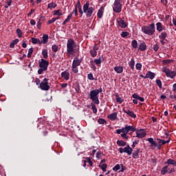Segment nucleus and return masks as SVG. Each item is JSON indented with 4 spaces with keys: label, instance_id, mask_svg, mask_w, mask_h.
Masks as SVG:
<instances>
[{
    "label": "nucleus",
    "instance_id": "obj_1",
    "mask_svg": "<svg viewBox=\"0 0 176 176\" xmlns=\"http://www.w3.org/2000/svg\"><path fill=\"white\" fill-rule=\"evenodd\" d=\"M135 131L138 138H144V137L146 135V132L144 131V129L137 130L135 126L131 125H126L124 127H122L120 129H117L116 133L120 134H120L121 137L122 138H125V140H129V136H127V134H129V133L131 134V133H134Z\"/></svg>",
    "mask_w": 176,
    "mask_h": 176
},
{
    "label": "nucleus",
    "instance_id": "obj_2",
    "mask_svg": "<svg viewBox=\"0 0 176 176\" xmlns=\"http://www.w3.org/2000/svg\"><path fill=\"white\" fill-rule=\"evenodd\" d=\"M100 93H102V88H100L99 89H94L89 92V98L94 103L98 105L100 104V100L98 99V95Z\"/></svg>",
    "mask_w": 176,
    "mask_h": 176
},
{
    "label": "nucleus",
    "instance_id": "obj_3",
    "mask_svg": "<svg viewBox=\"0 0 176 176\" xmlns=\"http://www.w3.org/2000/svg\"><path fill=\"white\" fill-rule=\"evenodd\" d=\"M142 32L144 34H146V35H148V36H153L156 32L155 23H151L149 25H144L142 27Z\"/></svg>",
    "mask_w": 176,
    "mask_h": 176
},
{
    "label": "nucleus",
    "instance_id": "obj_4",
    "mask_svg": "<svg viewBox=\"0 0 176 176\" xmlns=\"http://www.w3.org/2000/svg\"><path fill=\"white\" fill-rule=\"evenodd\" d=\"M38 65L40 69L38 70V75H42L43 71H47V67H49V62L44 58H41L38 62Z\"/></svg>",
    "mask_w": 176,
    "mask_h": 176
},
{
    "label": "nucleus",
    "instance_id": "obj_5",
    "mask_svg": "<svg viewBox=\"0 0 176 176\" xmlns=\"http://www.w3.org/2000/svg\"><path fill=\"white\" fill-rule=\"evenodd\" d=\"M90 6V3L89 2H86L83 6V12L86 13L87 17H91L93 12H94V7H89Z\"/></svg>",
    "mask_w": 176,
    "mask_h": 176
},
{
    "label": "nucleus",
    "instance_id": "obj_6",
    "mask_svg": "<svg viewBox=\"0 0 176 176\" xmlns=\"http://www.w3.org/2000/svg\"><path fill=\"white\" fill-rule=\"evenodd\" d=\"M74 47H76V44H75L74 39L71 38L68 40L67 43V52L69 53V54H73L74 52H75Z\"/></svg>",
    "mask_w": 176,
    "mask_h": 176
},
{
    "label": "nucleus",
    "instance_id": "obj_7",
    "mask_svg": "<svg viewBox=\"0 0 176 176\" xmlns=\"http://www.w3.org/2000/svg\"><path fill=\"white\" fill-rule=\"evenodd\" d=\"M39 87L44 91H47L50 89L49 86V78H44L43 81L40 82Z\"/></svg>",
    "mask_w": 176,
    "mask_h": 176
},
{
    "label": "nucleus",
    "instance_id": "obj_8",
    "mask_svg": "<svg viewBox=\"0 0 176 176\" xmlns=\"http://www.w3.org/2000/svg\"><path fill=\"white\" fill-rule=\"evenodd\" d=\"M113 10V12H116V13H120V12H122V3H120V0L114 1Z\"/></svg>",
    "mask_w": 176,
    "mask_h": 176
},
{
    "label": "nucleus",
    "instance_id": "obj_9",
    "mask_svg": "<svg viewBox=\"0 0 176 176\" xmlns=\"http://www.w3.org/2000/svg\"><path fill=\"white\" fill-rule=\"evenodd\" d=\"M162 72H164L167 78H170V79H173L176 76V72L170 71V69L167 68V67H162Z\"/></svg>",
    "mask_w": 176,
    "mask_h": 176
},
{
    "label": "nucleus",
    "instance_id": "obj_10",
    "mask_svg": "<svg viewBox=\"0 0 176 176\" xmlns=\"http://www.w3.org/2000/svg\"><path fill=\"white\" fill-rule=\"evenodd\" d=\"M157 141L158 142V144L157 143V148L160 150L162 149V145H166V144H168V142H170V138L167 140L157 138Z\"/></svg>",
    "mask_w": 176,
    "mask_h": 176
},
{
    "label": "nucleus",
    "instance_id": "obj_11",
    "mask_svg": "<svg viewBox=\"0 0 176 176\" xmlns=\"http://www.w3.org/2000/svg\"><path fill=\"white\" fill-rule=\"evenodd\" d=\"M122 111L124 112V113H126L128 116H130L131 118H133V119H135L137 118V115L133 112V111H130L129 109H126V108L122 109Z\"/></svg>",
    "mask_w": 176,
    "mask_h": 176
},
{
    "label": "nucleus",
    "instance_id": "obj_12",
    "mask_svg": "<svg viewBox=\"0 0 176 176\" xmlns=\"http://www.w3.org/2000/svg\"><path fill=\"white\" fill-rule=\"evenodd\" d=\"M147 141L149 142L150 144V147L151 148V149H155V148H157V142H156L155 141H154L153 138H149L147 139Z\"/></svg>",
    "mask_w": 176,
    "mask_h": 176
},
{
    "label": "nucleus",
    "instance_id": "obj_13",
    "mask_svg": "<svg viewBox=\"0 0 176 176\" xmlns=\"http://www.w3.org/2000/svg\"><path fill=\"white\" fill-rule=\"evenodd\" d=\"M117 23L121 28H126L127 27V23L123 19H117Z\"/></svg>",
    "mask_w": 176,
    "mask_h": 176
},
{
    "label": "nucleus",
    "instance_id": "obj_14",
    "mask_svg": "<svg viewBox=\"0 0 176 176\" xmlns=\"http://www.w3.org/2000/svg\"><path fill=\"white\" fill-rule=\"evenodd\" d=\"M81 63L82 59H79V58L75 57L72 65H74V67H79V65H80Z\"/></svg>",
    "mask_w": 176,
    "mask_h": 176
},
{
    "label": "nucleus",
    "instance_id": "obj_15",
    "mask_svg": "<svg viewBox=\"0 0 176 176\" xmlns=\"http://www.w3.org/2000/svg\"><path fill=\"white\" fill-rule=\"evenodd\" d=\"M97 50H98V47L96 45L93 46V49L90 50L89 53L91 57H96L97 56Z\"/></svg>",
    "mask_w": 176,
    "mask_h": 176
},
{
    "label": "nucleus",
    "instance_id": "obj_16",
    "mask_svg": "<svg viewBox=\"0 0 176 176\" xmlns=\"http://www.w3.org/2000/svg\"><path fill=\"white\" fill-rule=\"evenodd\" d=\"M69 72L64 71L61 73V77L65 79V80H69Z\"/></svg>",
    "mask_w": 176,
    "mask_h": 176
},
{
    "label": "nucleus",
    "instance_id": "obj_17",
    "mask_svg": "<svg viewBox=\"0 0 176 176\" xmlns=\"http://www.w3.org/2000/svg\"><path fill=\"white\" fill-rule=\"evenodd\" d=\"M125 153H127L128 156H131L133 155V148L130 147V145H126L124 147Z\"/></svg>",
    "mask_w": 176,
    "mask_h": 176
},
{
    "label": "nucleus",
    "instance_id": "obj_18",
    "mask_svg": "<svg viewBox=\"0 0 176 176\" xmlns=\"http://www.w3.org/2000/svg\"><path fill=\"white\" fill-rule=\"evenodd\" d=\"M108 119L110 120H116L118 119V113L114 112L107 116Z\"/></svg>",
    "mask_w": 176,
    "mask_h": 176
},
{
    "label": "nucleus",
    "instance_id": "obj_19",
    "mask_svg": "<svg viewBox=\"0 0 176 176\" xmlns=\"http://www.w3.org/2000/svg\"><path fill=\"white\" fill-rule=\"evenodd\" d=\"M144 78H147V79H151V80L155 78V73L152 72H148Z\"/></svg>",
    "mask_w": 176,
    "mask_h": 176
},
{
    "label": "nucleus",
    "instance_id": "obj_20",
    "mask_svg": "<svg viewBox=\"0 0 176 176\" xmlns=\"http://www.w3.org/2000/svg\"><path fill=\"white\" fill-rule=\"evenodd\" d=\"M141 151V148H136L135 151H133V154H132V157H133V159H138V155H140V151Z\"/></svg>",
    "mask_w": 176,
    "mask_h": 176
},
{
    "label": "nucleus",
    "instance_id": "obj_21",
    "mask_svg": "<svg viewBox=\"0 0 176 176\" xmlns=\"http://www.w3.org/2000/svg\"><path fill=\"white\" fill-rule=\"evenodd\" d=\"M139 50H141V52H144V50H146V44L145 42H142L139 45Z\"/></svg>",
    "mask_w": 176,
    "mask_h": 176
},
{
    "label": "nucleus",
    "instance_id": "obj_22",
    "mask_svg": "<svg viewBox=\"0 0 176 176\" xmlns=\"http://www.w3.org/2000/svg\"><path fill=\"white\" fill-rule=\"evenodd\" d=\"M156 30L158 32H162L163 31V25L160 22L156 23Z\"/></svg>",
    "mask_w": 176,
    "mask_h": 176
},
{
    "label": "nucleus",
    "instance_id": "obj_23",
    "mask_svg": "<svg viewBox=\"0 0 176 176\" xmlns=\"http://www.w3.org/2000/svg\"><path fill=\"white\" fill-rule=\"evenodd\" d=\"M132 97H133V98H135L136 100H140L141 101V102H144V101H145V99H144V98L140 96L137 94H133Z\"/></svg>",
    "mask_w": 176,
    "mask_h": 176
},
{
    "label": "nucleus",
    "instance_id": "obj_24",
    "mask_svg": "<svg viewBox=\"0 0 176 176\" xmlns=\"http://www.w3.org/2000/svg\"><path fill=\"white\" fill-rule=\"evenodd\" d=\"M114 71H116V72L117 74H122V72H123V67H122V66H116L114 67Z\"/></svg>",
    "mask_w": 176,
    "mask_h": 176
},
{
    "label": "nucleus",
    "instance_id": "obj_25",
    "mask_svg": "<svg viewBox=\"0 0 176 176\" xmlns=\"http://www.w3.org/2000/svg\"><path fill=\"white\" fill-rule=\"evenodd\" d=\"M166 164L176 166V160H174L172 159H168Z\"/></svg>",
    "mask_w": 176,
    "mask_h": 176
},
{
    "label": "nucleus",
    "instance_id": "obj_26",
    "mask_svg": "<svg viewBox=\"0 0 176 176\" xmlns=\"http://www.w3.org/2000/svg\"><path fill=\"white\" fill-rule=\"evenodd\" d=\"M43 45H46V43H47V41H49V35L47 34H43Z\"/></svg>",
    "mask_w": 176,
    "mask_h": 176
},
{
    "label": "nucleus",
    "instance_id": "obj_27",
    "mask_svg": "<svg viewBox=\"0 0 176 176\" xmlns=\"http://www.w3.org/2000/svg\"><path fill=\"white\" fill-rule=\"evenodd\" d=\"M129 65L131 68V69H134V65H135V60H134L133 58L131 59V61L129 62Z\"/></svg>",
    "mask_w": 176,
    "mask_h": 176
},
{
    "label": "nucleus",
    "instance_id": "obj_28",
    "mask_svg": "<svg viewBox=\"0 0 176 176\" xmlns=\"http://www.w3.org/2000/svg\"><path fill=\"white\" fill-rule=\"evenodd\" d=\"M56 6H57V4L56 3L51 2L48 3L47 8L52 10V9H54V8H56Z\"/></svg>",
    "mask_w": 176,
    "mask_h": 176
},
{
    "label": "nucleus",
    "instance_id": "obj_29",
    "mask_svg": "<svg viewBox=\"0 0 176 176\" xmlns=\"http://www.w3.org/2000/svg\"><path fill=\"white\" fill-rule=\"evenodd\" d=\"M171 63H174V60L173 59H165L162 60V63L164 65H166L167 64H171Z\"/></svg>",
    "mask_w": 176,
    "mask_h": 176
},
{
    "label": "nucleus",
    "instance_id": "obj_30",
    "mask_svg": "<svg viewBox=\"0 0 176 176\" xmlns=\"http://www.w3.org/2000/svg\"><path fill=\"white\" fill-rule=\"evenodd\" d=\"M71 19H72V14H69L67 16V19L63 22V25H65L66 23H68Z\"/></svg>",
    "mask_w": 176,
    "mask_h": 176
},
{
    "label": "nucleus",
    "instance_id": "obj_31",
    "mask_svg": "<svg viewBox=\"0 0 176 176\" xmlns=\"http://www.w3.org/2000/svg\"><path fill=\"white\" fill-rule=\"evenodd\" d=\"M41 54L43 56V58H47V57H49V55L47 54V49L43 50Z\"/></svg>",
    "mask_w": 176,
    "mask_h": 176
},
{
    "label": "nucleus",
    "instance_id": "obj_32",
    "mask_svg": "<svg viewBox=\"0 0 176 176\" xmlns=\"http://www.w3.org/2000/svg\"><path fill=\"white\" fill-rule=\"evenodd\" d=\"M117 145H118V146H126V143L123 140H118Z\"/></svg>",
    "mask_w": 176,
    "mask_h": 176
},
{
    "label": "nucleus",
    "instance_id": "obj_33",
    "mask_svg": "<svg viewBox=\"0 0 176 176\" xmlns=\"http://www.w3.org/2000/svg\"><path fill=\"white\" fill-rule=\"evenodd\" d=\"M131 46L133 47V49H137L138 47V43L136 41V40L132 41Z\"/></svg>",
    "mask_w": 176,
    "mask_h": 176
},
{
    "label": "nucleus",
    "instance_id": "obj_34",
    "mask_svg": "<svg viewBox=\"0 0 176 176\" xmlns=\"http://www.w3.org/2000/svg\"><path fill=\"white\" fill-rule=\"evenodd\" d=\"M52 52H54V53H57V52H58V45L54 44L52 46Z\"/></svg>",
    "mask_w": 176,
    "mask_h": 176
},
{
    "label": "nucleus",
    "instance_id": "obj_35",
    "mask_svg": "<svg viewBox=\"0 0 176 176\" xmlns=\"http://www.w3.org/2000/svg\"><path fill=\"white\" fill-rule=\"evenodd\" d=\"M167 33L165 32H163L161 33V34L159 36L160 39H166L167 37Z\"/></svg>",
    "mask_w": 176,
    "mask_h": 176
},
{
    "label": "nucleus",
    "instance_id": "obj_36",
    "mask_svg": "<svg viewBox=\"0 0 176 176\" xmlns=\"http://www.w3.org/2000/svg\"><path fill=\"white\" fill-rule=\"evenodd\" d=\"M99 167H100V168L102 170V171L105 172L107 171V165L106 164H99Z\"/></svg>",
    "mask_w": 176,
    "mask_h": 176
},
{
    "label": "nucleus",
    "instance_id": "obj_37",
    "mask_svg": "<svg viewBox=\"0 0 176 176\" xmlns=\"http://www.w3.org/2000/svg\"><path fill=\"white\" fill-rule=\"evenodd\" d=\"M103 14H104V12L102 11V9H99L98 11V19H102Z\"/></svg>",
    "mask_w": 176,
    "mask_h": 176
},
{
    "label": "nucleus",
    "instance_id": "obj_38",
    "mask_svg": "<svg viewBox=\"0 0 176 176\" xmlns=\"http://www.w3.org/2000/svg\"><path fill=\"white\" fill-rule=\"evenodd\" d=\"M72 69L74 74H78L79 72V69H78V66H74L72 65Z\"/></svg>",
    "mask_w": 176,
    "mask_h": 176
},
{
    "label": "nucleus",
    "instance_id": "obj_39",
    "mask_svg": "<svg viewBox=\"0 0 176 176\" xmlns=\"http://www.w3.org/2000/svg\"><path fill=\"white\" fill-rule=\"evenodd\" d=\"M32 53H34V48L31 47L28 50V58H31Z\"/></svg>",
    "mask_w": 176,
    "mask_h": 176
},
{
    "label": "nucleus",
    "instance_id": "obj_40",
    "mask_svg": "<svg viewBox=\"0 0 176 176\" xmlns=\"http://www.w3.org/2000/svg\"><path fill=\"white\" fill-rule=\"evenodd\" d=\"M94 61L96 65L100 66L101 65V57H99L98 59H94Z\"/></svg>",
    "mask_w": 176,
    "mask_h": 176
},
{
    "label": "nucleus",
    "instance_id": "obj_41",
    "mask_svg": "<svg viewBox=\"0 0 176 176\" xmlns=\"http://www.w3.org/2000/svg\"><path fill=\"white\" fill-rule=\"evenodd\" d=\"M167 168H168V166H165L164 168H162L161 170V174L162 175H164L166 173H167Z\"/></svg>",
    "mask_w": 176,
    "mask_h": 176
},
{
    "label": "nucleus",
    "instance_id": "obj_42",
    "mask_svg": "<svg viewBox=\"0 0 176 176\" xmlns=\"http://www.w3.org/2000/svg\"><path fill=\"white\" fill-rule=\"evenodd\" d=\"M120 166H121V164H117L113 168V171H118V170H120Z\"/></svg>",
    "mask_w": 176,
    "mask_h": 176
},
{
    "label": "nucleus",
    "instance_id": "obj_43",
    "mask_svg": "<svg viewBox=\"0 0 176 176\" xmlns=\"http://www.w3.org/2000/svg\"><path fill=\"white\" fill-rule=\"evenodd\" d=\"M91 107L92 108V111L94 113H96L97 112V107H96V104H94V103H91Z\"/></svg>",
    "mask_w": 176,
    "mask_h": 176
},
{
    "label": "nucleus",
    "instance_id": "obj_44",
    "mask_svg": "<svg viewBox=\"0 0 176 176\" xmlns=\"http://www.w3.org/2000/svg\"><path fill=\"white\" fill-rule=\"evenodd\" d=\"M54 16H63V13L60 12V10H57L54 12Z\"/></svg>",
    "mask_w": 176,
    "mask_h": 176
},
{
    "label": "nucleus",
    "instance_id": "obj_45",
    "mask_svg": "<svg viewBox=\"0 0 176 176\" xmlns=\"http://www.w3.org/2000/svg\"><path fill=\"white\" fill-rule=\"evenodd\" d=\"M129 35H130V33H129V32H122L121 33L122 38H126V36H129Z\"/></svg>",
    "mask_w": 176,
    "mask_h": 176
},
{
    "label": "nucleus",
    "instance_id": "obj_46",
    "mask_svg": "<svg viewBox=\"0 0 176 176\" xmlns=\"http://www.w3.org/2000/svg\"><path fill=\"white\" fill-rule=\"evenodd\" d=\"M16 34L19 36V38H21V36H23V32H21V30L20 29H16Z\"/></svg>",
    "mask_w": 176,
    "mask_h": 176
},
{
    "label": "nucleus",
    "instance_id": "obj_47",
    "mask_svg": "<svg viewBox=\"0 0 176 176\" xmlns=\"http://www.w3.org/2000/svg\"><path fill=\"white\" fill-rule=\"evenodd\" d=\"M155 82H156V85H158V87H159L160 89H162V80H156Z\"/></svg>",
    "mask_w": 176,
    "mask_h": 176
},
{
    "label": "nucleus",
    "instance_id": "obj_48",
    "mask_svg": "<svg viewBox=\"0 0 176 176\" xmlns=\"http://www.w3.org/2000/svg\"><path fill=\"white\" fill-rule=\"evenodd\" d=\"M135 68L138 71H141V68H142V65L141 63H137L135 65Z\"/></svg>",
    "mask_w": 176,
    "mask_h": 176
},
{
    "label": "nucleus",
    "instance_id": "obj_49",
    "mask_svg": "<svg viewBox=\"0 0 176 176\" xmlns=\"http://www.w3.org/2000/svg\"><path fill=\"white\" fill-rule=\"evenodd\" d=\"M107 121H105L104 119L102 118H99L98 120V122L99 123V124H104V123H106Z\"/></svg>",
    "mask_w": 176,
    "mask_h": 176
},
{
    "label": "nucleus",
    "instance_id": "obj_50",
    "mask_svg": "<svg viewBox=\"0 0 176 176\" xmlns=\"http://www.w3.org/2000/svg\"><path fill=\"white\" fill-rule=\"evenodd\" d=\"M80 8H82V6H80V1L78 0L76 4L75 5V9H80Z\"/></svg>",
    "mask_w": 176,
    "mask_h": 176
},
{
    "label": "nucleus",
    "instance_id": "obj_51",
    "mask_svg": "<svg viewBox=\"0 0 176 176\" xmlns=\"http://www.w3.org/2000/svg\"><path fill=\"white\" fill-rule=\"evenodd\" d=\"M87 78L89 80H94V76H93V74H89L87 75Z\"/></svg>",
    "mask_w": 176,
    "mask_h": 176
},
{
    "label": "nucleus",
    "instance_id": "obj_52",
    "mask_svg": "<svg viewBox=\"0 0 176 176\" xmlns=\"http://www.w3.org/2000/svg\"><path fill=\"white\" fill-rule=\"evenodd\" d=\"M159 47H160L157 44H155L153 45L154 52H157V50H159Z\"/></svg>",
    "mask_w": 176,
    "mask_h": 176
},
{
    "label": "nucleus",
    "instance_id": "obj_53",
    "mask_svg": "<svg viewBox=\"0 0 176 176\" xmlns=\"http://www.w3.org/2000/svg\"><path fill=\"white\" fill-rule=\"evenodd\" d=\"M86 160L87 163H89V166H93V162H91V159H90V157H87Z\"/></svg>",
    "mask_w": 176,
    "mask_h": 176
},
{
    "label": "nucleus",
    "instance_id": "obj_54",
    "mask_svg": "<svg viewBox=\"0 0 176 176\" xmlns=\"http://www.w3.org/2000/svg\"><path fill=\"white\" fill-rule=\"evenodd\" d=\"M38 38H32V43L34 45H36V43H38Z\"/></svg>",
    "mask_w": 176,
    "mask_h": 176
},
{
    "label": "nucleus",
    "instance_id": "obj_55",
    "mask_svg": "<svg viewBox=\"0 0 176 176\" xmlns=\"http://www.w3.org/2000/svg\"><path fill=\"white\" fill-rule=\"evenodd\" d=\"M7 4H8V6H5V8H6V9H8V8H9V6H12V0H8L7 1Z\"/></svg>",
    "mask_w": 176,
    "mask_h": 176
},
{
    "label": "nucleus",
    "instance_id": "obj_56",
    "mask_svg": "<svg viewBox=\"0 0 176 176\" xmlns=\"http://www.w3.org/2000/svg\"><path fill=\"white\" fill-rule=\"evenodd\" d=\"M72 14H72H75V16H78V9L75 8L73 12L71 13Z\"/></svg>",
    "mask_w": 176,
    "mask_h": 176
},
{
    "label": "nucleus",
    "instance_id": "obj_57",
    "mask_svg": "<svg viewBox=\"0 0 176 176\" xmlns=\"http://www.w3.org/2000/svg\"><path fill=\"white\" fill-rule=\"evenodd\" d=\"M116 100L117 102H120V104H122V102H123V99H122V98H120V97H117L116 98Z\"/></svg>",
    "mask_w": 176,
    "mask_h": 176
},
{
    "label": "nucleus",
    "instance_id": "obj_58",
    "mask_svg": "<svg viewBox=\"0 0 176 176\" xmlns=\"http://www.w3.org/2000/svg\"><path fill=\"white\" fill-rule=\"evenodd\" d=\"M138 142H140V141L138 140H135V142H133L132 144V147L135 148V145H138Z\"/></svg>",
    "mask_w": 176,
    "mask_h": 176
},
{
    "label": "nucleus",
    "instance_id": "obj_59",
    "mask_svg": "<svg viewBox=\"0 0 176 176\" xmlns=\"http://www.w3.org/2000/svg\"><path fill=\"white\" fill-rule=\"evenodd\" d=\"M41 25H42V23H41V21H38L36 24V27L37 28H38V30H41Z\"/></svg>",
    "mask_w": 176,
    "mask_h": 176
},
{
    "label": "nucleus",
    "instance_id": "obj_60",
    "mask_svg": "<svg viewBox=\"0 0 176 176\" xmlns=\"http://www.w3.org/2000/svg\"><path fill=\"white\" fill-rule=\"evenodd\" d=\"M55 21H56L55 19L53 18L52 19H50V20L48 21L47 24L50 25L52 23H54Z\"/></svg>",
    "mask_w": 176,
    "mask_h": 176
},
{
    "label": "nucleus",
    "instance_id": "obj_61",
    "mask_svg": "<svg viewBox=\"0 0 176 176\" xmlns=\"http://www.w3.org/2000/svg\"><path fill=\"white\" fill-rule=\"evenodd\" d=\"M67 86H68L67 83H63L60 85V87H62V89H65Z\"/></svg>",
    "mask_w": 176,
    "mask_h": 176
},
{
    "label": "nucleus",
    "instance_id": "obj_62",
    "mask_svg": "<svg viewBox=\"0 0 176 176\" xmlns=\"http://www.w3.org/2000/svg\"><path fill=\"white\" fill-rule=\"evenodd\" d=\"M30 24H31V25H35V24H36V22L35 21V20L31 19Z\"/></svg>",
    "mask_w": 176,
    "mask_h": 176
},
{
    "label": "nucleus",
    "instance_id": "obj_63",
    "mask_svg": "<svg viewBox=\"0 0 176 176\" xmlns=\"http://www.w3.org/2000/svg\"><path fill=\"white\" fill-rule=\"evenodd\" d=\"M120 153H125L124 148H119Z\"/></svg>",
    "mask_w": 176,
    "mask_h": 176
},
{
    "label": "nucleus",
    "instance_id": "obj_64",
    "mask_svg": "<svg viewBox=\"0 0 176 176\" xmlns=\"http://www.w3.org/2000/svg\"><path fill=\"white\" fill-rule=\"evenodd\" d=\"M173 91L176 93V83H175L173 86Z\"/></svg>",
    "mask_w": 176,
    "mask_h": 176
}]
</instances>
